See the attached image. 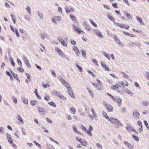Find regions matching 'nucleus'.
Here are the masks:
<instances>
[{
	"label": "nucleus",
	"mask_w": 149,
	"mask_h": 149,
	"mask_svg": "<svg viewBox=\"0 0 149 149\" xmlns=\"http://www.w3.org/2000/svg\"><path fill=\"white\" fill-rule=\"evenodd\" d=\"M67 92L69 95L72 98H74L75 97L73 93L72 90L71 89V88H69V89H68Z\"/></svg>",
	"instance_id": "nucleus-8"
},
{
	"label": "nucleus",
	"mask_w": 149,
	"mask_h": 149,
	"mask_svg": "<svg viewBox=\"0 0 149 149\" xmlns=\"http://www.w3.org/2000/svg\"><path fill=\"white\" fill-rule=\"evenodd\" d=\"M92 62L94 63H95L96 65L98 66V63L97 61L95 59H93L92 60Z\"/></svg>",
	"instance_id": "nucleus-63"
},
{
	"label": "nucleus",
	"mask_w": 149,
	"mask_h": 149,
	"mask_svg": "<svg viewBox=\"0 0 149 149\" xmlns=\"http://www.w3.org/2000/svg\"><path fill=\"white\" fill-rule=\"evenodd\" d=\"M47 149H55V148L51 145L47 143L46 145Z\"/></svg>",
	"instance_id": "nucleus-21"
},
{
	"label": "nucleus",
	"mask_w": 149,
	"mask_h": 149,
	"mask_svg": "<svg viewBox=\"0 0 149 149\" xmlns=\"http://www.w3.org/2000/svg\"><path fill=\"white\" fill-rule=\"evenodd\" d=\"M26 59V57H25L24 58V59H25V63L27 65V67L29 68H30L31 67V65H30V64L29 62V61L28 59Z\"/></svg>",
	"instance_id": "nucleus-25"
},
{
	"label": "nucleus",
	"mask_w": 149,
	"mask_h": 149,
	"mask_svg": "<svg viewBox=\"0 0 149 149\" xmlns=\"http://www.w3.org/2000/svg\"><path fill=\"white\" fill-rule=\"evenodd\" d=\"M136 19L141 24H142V25L144 24L142 22V19L141 17H139L138 16H136Z\"/></svg>",
	"instance_id": "nucleus-23"
},
{
	"label": "nucleus",
	"mask_w": 149,
	"mask_h": 149,
	"mask_svg": "<svg viewBox=\"0 0 149 149\" xmlns=\"http://www.w3.org/2000/svg\"><path fill=\"white\" fill-rule=\"evenodd\" d=\"M88 91L89 92V94L91 95V96L92 97H94V95L93 93V92L90 89L87 88Z\"/></svg>",
	"instance_id": "nucleus-29"
},
{
	"label": "nucleus",
	"mask_w": 149,
	"mask_h": 149,
	"mask_svg": "<svg viewBox=\"0 0 149 149\" xmlns=\"http://www.w3.org/2000/svg\"><path fill=\"white\" fill-rule=\"evenodd\" d=\"M70 17L71 19L74 22L76 21V18L73 15H70Z\"/></svg>",
	"instance_id": "nucleus-24"
},
{
	"label": "nucleus",
	"mask_w": 149,
	"mask_h": 149,
	"mask_svg": "<svg viewBox=\"0 0 149 149\" xmlns=\"http://www.w3.org/2000/svg\"><path fill=\"white\" fill-rule=\"evenodd\" d=\"M68 89H69V88H71V87L70 86L69 84V83H67L64 85Z\"/></svg>",
	"instance_id": "nucleus-49"
},
{
	"label": "nucleus",
	"mask_w": 149,
	"mask_h": 149,
	"mask_svg": "<svg viewBox=\"0 0 149 149\" xmlns=\"http://www.w3.org/2000/svg\"><path fill=\"white\" fill-rule=\"evenodd\" d=\"M81 143L82 144V145L84 146H86L87 144L86 141L84 140H83Z\"/></svg>",
	"instance_id": "nucleus-34"
},
{
	"label": "nucleus",
	"mask_w": 149,
	"mask_h": 149,
	"mask_svg": "<svg viewBox=\"0 0 149 149\" xmlns=\"http://www.w3.org/2000/svg\"><path fill=\"white\" fill-rule=\"evenodd\" d=\"M59 54L63 58H64L65 56V55L63 52H62L61 51L59 53Z\"/></svg>",
	"instance_id": "nucleus-64"
},
{
	"label": "nucleus",
	"mask_w": 149,
	"mask_h": 149,
	"mask_svg": "<svg viewBox=\"0 0 149 149\" xmlns=\"http://www.w3.org/2000/svg\"><path fill=\"white\" fill-rule=\"evenodd\" d=\"M124 144L126 145L129 149H133L134 146L128 143L127 141H125L123 142Z\"/></svg>",
	"instance_id": "nucleus-9"
},
{
	"label": "nucleus",
	"mask_w": 149,
	"mask_h": 149,
	"mask_svg": "<svg viewBox=\"0 0 149 149\" xmlns=\"http://www.w3.org/2000/svg\"><path fill=\"white\" fill-rule=\"evenodd\" d=\"M60 81L61 82L62 84L63 85H65L67 82H66L63 79H60Z\"/></svg>",
	"instance_id": "nucleus-45"
},
{
	"label": "nucleus",
	"mask_w": 149,
	"mask_h": 149,
	"mask_svg": "<svg viewBox=\"0 0 149 149\" xmlns=\"http://www.w3.org/2000/svg\"><path fill=\"white\" fill-rule=\"evenodd\" d=\"M101 65L102 67H104V68H105V70L109 71H110V70L109 68L104 63L102 62L101 63Z\"/></svg>",
	"instance_id": "nucleus-13"
},
{
	"label": "nucleus",
	"mask_w": 149,
	"mask_h": 149,
	"mask_svg": "<svg viewBox=\"0 0 149 149\" xmlns=\"http://www.w3.org/2000/svg\"><path fill=\"white\" fill-rule=\"evenodd\" d=\"M102 53L106 57L108 58L109 60L110 59V55L104 52H102Z\"/></svg>",
	"instance_id": "nucleus-20"
},
{
	"label": "nucleus",
	"mask_w": 149,
	"mask_h": 149,
	"mask_svg": "<svg viewBox=\"0 0 149 149\" xmlns=\"http://www.w3.org/2000/svg\"><path fill=\"white\" fill-rule=\"evenodd\" d=\"M59 42L61 43V44L64 47H67V46L66 44L63 40V39H58Z\"/></svg>",
	"instance_id": "nucleus-19"
},
{
	"label": "nucleus",
	"mask_w": 149,
	"mask_h": 149,
	"mask_svg": "<svg viewBox=\"0 0 149 149\" xmlns=\"http://www.w3.org/2000/svg\"><path fill=\"white\" fill-rule=\"evenodd\" d=\"M86 133H87L88 135L90 136H92V134L91 132V131L89 130H87L86 131Z\"/></svg>",
	"instance_id": "nucleus-56"
},
{
	"label": "nucleus",
	"mask_w": 149,
	"mask_h": 149,
	"mask_svg": "<svg viewBox=\"0 0 149 149\" xmlns=\"http://www.w3.org/2000/svg\"><path fill=\"white\" fill-rule=\"evenodd\" d=\"M26 9L27 10L29 14H31V12H30L31 10L29 6L27 7Z\"/></svg>",
	"instance_id": "nucleus-51"
},
{
	"label": "nucleus",
	"mask_w": 149,
	"mask_h": 149,
	"mask_svg": "<svg viewBox=\"0 0 149 149\" xmlns=\"http://www.w3.org/2000/svg\"><path fill=\"white\" fill-rule=\"evenodd\" d=\"M49 98L50 96L49 95H47L44 97V99L47 101H48Z\"/></svg>",
	"instance_id": "nucleus-58"
},
{
	"label": "nucleus",
	"mask_w": 149,
	"mask_h": 149,
	"mask_svg": "<svg viewBox=\"0 0 149 149\" xmlns=\"http://www.w3.org/2000/svg\"><path fill=\"white\" fill-rule=\"evenodd\" d=\"M103 116L105 117V118L108 120H109V119H110V118H109V117L107 115V114L105 112L103 111Z\"/></svg>",
	"instance_id": "nucleus-26"
},
{
	"label": "nucleus",
	"mask_w": 149,
	"mask_h": 149,
	"mask_svg": "<svg viewBox=\"0 0 149 149\" xmlns=\"http://www.w3.org/2000/svg\"><path fill=\"white\" fill-rule=\"evenodd\" d=\"M117 119L114 118H111L110 119H109V121L111 122L112 123L116 124L117 120Z\"/></svg>",
	"instance_id": "nucleus-17"
},
{
	"label": "nucleus",
	"mask_w": 149,
	"mask_h": 149,
	"mask_svg": "<svg viewBox=\"0 0 149 149\" xmlns=\"http://www.w3.org/2000/svg\"><path fill=\"white\" fill-rule=\"evenodd\" d=\"M144 124L146 126L147 129L149 130V126L148 125V124L146 121L144 120Z\"/></svg>",
	"instance_id": "nucleus-38"
},
{
	"label": "nucleus",
	"mask_w": 149,
	"mask_h": 149,
	"mask_svg": "<svg viewBox=\"0 0 149 149\" xmlns=\"http://www.w3.org/2000/svg\"><path fill=\"white\" fill-rule=\"evenodd\" d=\"M26 76L27 77V79H26L25 80V82L28 84L29 83L28 81H29L31 82V76L29 74H26Z\"/></svg>",
	"instance_id": "nucleus-15"
},
{
	"label": "nucleus",
	"mask_w": 149,
	"mask_h": 149,
	"mask_svg": "<svg viewBox=\"0 0 149 149\" xmlns=\"http://www.w3.org/2000/svg\"><path fill=\"white\" fill-rule=\"evenodd\" d=\"M81 51L83 56L85 58L86 57V56L85 51L84 50H81Z\"/></svg>",
	"instance_id": "nucleus-31"
},
{
	"label": "nucleus",
	"mask_w": 149,
	"mask_h": 149,
	"mask_svg": "<svg viewBox=\"0 0 149 149\" xmlns=\"http://www.w3.org/2000/svg\"><path fill=\"white\" fill-rule=\"evenodd\" d=\"M133 114L135 118L138 119L139 118L140 115L137 110H134L133 112Z\"/></svg>",
	"instance_id": "nucleus-6"
},
{
	"label": "nucleus",
	"mask_w": 149,
	"mask_h": 149,
	"mask_svg": "<svg viewBox=\"0 0 149 149\" xmlns=\"http://www.w3.org/2000/svg\"><path fill=\"white\" fill-rule=\"evenodd\" d=\"M49 104L51 106H53L54 107H56V105L55 103L53 102H48Z\"/></svg>",
	"instance_id": "nucleus-32"
},
{
	"label": "nucleus",
	"mask_w": 149,
	"mask_h": 149,
	"mask_svg": "<svg viewBox=\"0 0 149 149\" xmlns=\"http://www.w3.org/2000/svg\"><path fill=\"white\" fill-rule=\"evenodd\" d=\"M65 10L66 13L67 14L70 12H74V8L70 6H68L66 5L65 6Z\"/></svg>",
	"instance_id": "nucleus-4"
},
{
	"label": "nucleus",
	"mask_w": 149,
	"mask_h": 149,
	"mask_svg": "<svg viewBox=\"0 0 149 149\" xmlns=\"http://www.w3.org/2000/svg\"><path fill=\"white\" fill-rule=\"evenodd\" d=\"M141 103L146 107L149 104V102L147 101H141Z\"/></svg>",
	"instance_id": "nucleus-22"
},
{
	"label": "nucleus",
	"mask_w": 149,
	"mask_h": 149,
	"mask_svg": "<svg viewBox=\"0 0 149 149\" xmlns=\"http://www.w3.org/2000/svg\"><path fill=\"white\" fill-rule=\"evenodd\" d=\"M126 129L129 132H131L132 131H133L136 134H138V132L136 130H134L132 127H131L130 125L126 127Z\"/></svg>",
	"instance_id": "nucleus-10"
},
{
	"label": "nucleus",
	"mask_w": 149,
	"mask_h": 149,
	"mask_svg": "<svg viewBox=\"0 0 149 149\" xmlns=\"http://www.w3.org/2000/svg\"><path fill=\"white\" fill-rule=\"evenodd\" d=\"M130 27V26H126L125 24H123L122 25V28H124L127 29H128Z\"/></svg>",
	"instance_id": "nucleus-43"
},
{
	"label": "nucleus",
	"mask_w": 149,
	"mask_h": 149,
	"mask_svg": "<svg viewBox=\"0 0 149 149\" xmlns=\"http://www.w3.org/2000/svg\"><path fill=\"white\" fill-rule=\"evenodd\" d=\"M116 99V101L118 103V106L119 107L121 105V99L120 97H117Z\"/></svg>",
	"instance_id": "nucleus-16"
},
{
	"label": "nucleus",
	"mask_w": 149,
	"mask_h": 149,
	"mask_svg": "<svg viewBox=\"0 0 149 149\" xmlns=\"http://www.w3.org/2000/svg\"><path fill=\"white\" fill-rule=\"evenodd\" d=\"M107 95L110 97L114 101H116V98H115L111 95L108 93H107Z\"/></svg>",
	"instance_id": "nucleus-33"
},
{
	"label": "nucleus",
	"mask_w": 149,
	"mask_h": 149,
	"mask_svg": "<svg viewBox=\"0 0 149 149\" xmlns=\"http://www.w3.org/2000/svg\"><path fill=\"white\" fill-rule=\"evenodd\" d=\"M103 103L104 104V106L109 112H112L113 111V107L110 104L104 102H103Z\"/></svg>",
	"instance_id": "nucleus-2"
},
{
	"label": "nucleus",
	"mask_w": 149,
	"mask_h": 149,
	"mask_svg": "<svg viewBox=\"0 0 149 149\" xmlns=\"http://www.w3.org/2000/svg\"><path fill=\"white\" fill-rule=\"evenodd\" d=\"M49 139L51 141H53L54 142V143H56L57 145H58V146H59L60 145H59V144L58 142H57V141H56L54 140L53 139H52V138L51 137H49Z\"/></svg>",
	"instance_id": "nucleus-46"
},
{
	"label": "nucleus",
	"mask_w": 149,
	"mask_h": 149,
	"mask_svg": "<svg viewBox=\"0 0 149 149\" xmlns=\"http://www.w3.org/2000/svg\"><path fill=\"white\" fill-rule=\"evenodd\" d=\"M37 14L38 16L41 19H43V15L42 13L40 11H38L37 12Z\"/></svg>",
	"instance_id": "nucleus-27"
},
{
	"label": "nucleus",
	"mask_w": 149,
	"mask_h": 149,
	"mask_svg": "<svg viewBox=\"0 0 149 149\" xmlns=\"http://www.w3.org/2000/svg\"><path fill=\"white\" fill-rule=\"evenodd\" d=\"M16 118L21 123L23 124L24 123L22 117L19 115H18L17 116Z\"/></svg>",
	"instance_id": "nucleus-18"
},
{
	"label": "nucleus",
	"mask_w": 149,
	"mask_h": 149,
	"mask_svg": "<svg viewBox=\"0 0 149 149\" xmlns=\"http://www.w3.org/2000/svg\"><path fill=\"white\" fill-rule=\"evenodd\" d=\"M129 45L131 46V47H134V45H137V43H135L134 42H130L129 44Z\"/></svg>",
	"instance_id": "nucleus-37"
},
{
	"label": "nucleus",
	"mask_w": 149,
	"mask_h": 149,
	"mask_svg": "<svg viewBox=\"0 0 149 149\" xmlns=\"http://www.w3.org/2000/svg\"><path fill=\"white\" fill-rule=\"evenodd\" d=\"M10 60H11L10 62L11 64L13 66H15V63L13 61V58H11Z\"/></svg>",
	"instance_id": "nucleus-48"
},
{
	"label": "nucleus",
	"mask_w": 149,
	"mask_h": 149,
	"mask_svg": "<svg viewBox=\"0 0 149 149\" xmlns=\"http://www.w3.org/2000/svg\"><path fill=\"white\" fill-rule=\"evenodd\" d=\"M70 111L71 113L73 114L75 113L76 110L74 108L71 107L70 108Z\"/></svg>",
	"instance_id": "nucleus-39"
},
{
	"label": "nucleus",
	"mask_w": 149,
	"mask_h": 149,
	"mask_svg": "<svg viewBox=\"0 0 149 149\" xmlns=\"http://www.w3.org/2000/svg\"><path fill=\"white\" fill-rule=\"evenodd\" d=\"M93 33L97 36L101 38H103V36L102 34L101 33L98 29H94L93 30Z\"/></svg>",
	"instance_id": "nucleus-3"
},
{
	"label": "nucleus",
	"mask_w": 149,
	"mask_h": 149,
	"mask_svg": "<svg viewBox=\"0 0 149 149\" xmlns=\"http://www.w3.org/2000/svg\"><path fill=\"white\" fill-rule=\"evenodd\" d=\"M33 143L36 145L40 149H42V147L41 145L39 144L36 141H33Z\"/></svg>",
	"instance_id": "nucleus-28"
},
{
	"label": "nucleus",
	"mask_w": 149,
	"mask_h": 149,
	"mask_svg": "<svg viewBox=\"0 0 149 149\" xmlns=\"http://www.w3.org/2000/svg\"><path fill=\"white\" fill-rule=\"evenodd\" d=\"M76 66L78 68L80 72H82V68L79 66V65H78L77 64H76Z\"/></svg>",
	"instance_id": "nucleus-40"
},
{
	"label": "nucleus",
	"mask_w": 149,
	"mask_h": 149,
	"mask_svg": "<svg viewBox=\"0 0 149 149\" xmlns=\"http://www.w3.org/2000/svg\"><path fill=\"white\" fill-rule=\"evenodd\" d=\"M14 77L17 80H19L18 78L17 74L15 73L13 74V75Z\"/></svg>",
	"instance_id": "nucleus-57"
},
{
	"label": "nucleus",
	"mask_w": 149,
	"mask_h": 149,
	"mask_svg": "<svg viewBox=\"0 0 149 149\" xmlns=\"http://www.w3.org/2000/svg\"><path fill=\"white\" fill-rule=\"evenodd\" d=\"M60 98L62 99L63 100H66V98L63 95L60 94V95L58 96Z\"/></svg>",
	"instance_id": "nucleus-50"
},
{
	"label": "nucleus",
	"mask_w": 149,
	"mask_h": 149,
	"mask_svg": "<svg viewBox=\"0 0 149 149\" xmlns=\"http://www.w3.org/2000/svg\"><path fill=\"white\" fill-rule=\"evenodd\" d=\"M51 73L52 75L54 77H56V74L54 71L53 70H51Z\"/></svg>",
	"instance_id": "nucleus-59"
},
{
	"label": "nucleus",
	"mask_w": 149,
	"mask_h": 149,
	"mask_svg": "<svg viewBox=\"0 0 149 149\" xmlns=\"http://www.w3.org/2000/svg\"><path fill=\"white\" fill-rule=\"evenodd\" d=\"M76 139L80 143H81V142H82V141L83 140V139L81 140L80 137H79L77 136L76 137Z\"/></svg>",
	"instance_id": "nucleus-54"
},
{
	"label": "nucleus",
	"mask_w": 149,
	"mask_h": 149,
	"mask_svg": "<svg viewBox=\"0 0 149 149\" xmlns=\"http://www.w3.org/2000/svg\"><path fill=\"white\" fill-rule=\"evenodd\" d=\"M78 24L77 22H74V24H72V26L74 28V30L77 33L80 34L81 32H83L81 30L80 28L78 27Z\"/></svg>",
	"instance_id": "nucleus-1"
},
{
	"label": "nucleus",
	"mask_w": 149,
	"mask_h": 149,
	"mask_svg": "<svg viewBox=\"0 0 149 149\" xmlns=\"http://www.w3.org/2000/svg\"><path fill=\"white\" fill-rule=\"evenodd\" d=\"M22 100L23 102L26 104H28V100L27 99L25 98H23Z\"/></svg>",
	"instance_id": "nucleus-35"
},
{
	"label": "nucleus",
	"mask_w": 149,
	"mask_h": 149,
	"mask_svg": "<svg viewBox=\"0 0 149 149\" xmlns=\"http://www.w3.org/2000/svg\"><path fill=\"white\" fill-rule=\"evenodd\" d=\"M124 13L128 19L130 20H132V17L130 14L126 11H124Z\"/></svg>",
	"instance_id": "nucleus-11"
},
{
	"label": "nucleus",
	"mask_w": 149,
	"mask_h": 149,
	"mask_svg": "<svg viewBox=\"0 0 149 149\" xmlns=\"http://www.w3.org/2000/svg\"><path fill=\"white\" fill-rule=\"evenodd\" d=\"M55 20L56 21H59L61 20V17L59 16H54Z\"/></svg>",
	"instance_id": "nucleus-36"
},
{
	"label": "nucleus",
	"mask_w": 149,
	"mask_h": 149,
	"mask_svg": "<svg viewBox=\"0 0 149 149\" xmlns=\"http://www.w3.org/2000/svg\"><path fill=\"white\" fill-rule=\"evenodd\" d=\"M52 94L53 95H56L58 97L60 94V93L59 91L56 90H54V91H52Z\"/></svg>",
	"instance_id": "nucleus-14"
},
{
	"label": "nucleus",
	"mask_w": 149,
	"mask_h": 149,
	"mask_svg": "<svg viewBox=\"0 0 149 149\" xmlns=\"http://www.w3.org/2000/svg\"><path fill=\"white\" fill-rule=\"evenodd\" d=\"M46 36V34L45 33H42L41 34V37L42 39H44Z\"/></svg>",
	"instance_id": "nucleus-41"
},
{
	"label": "nucleus",
	"mask_w": 149,
	"mask_h": 149,
	"mask_svg": "<svg viewBox=\"0 0 149 149\" xmlns=\"http://www.w3.org/2000/svg\"><path fill=\"white\" fill-rule=\"evenodd\" d=\"M73 49L75 52H77L79 53V50L76 46H74L73 48Z\"/></svg>",
	"instance_id": "nucleus-44"
},
{
	"label": "nucleus",
	"mask_w": 149,
	"mask_h": 149,
	"mask_svg": "<svg viewBox=\"0 0 149 149\" xmlns=\"http://www.w3.org/2000/svg\"><path fill=\"white\" fill-rule=\"evenodd\" d=\"M36 101L34 100H32L31 101V104L32 106L35 105L36 104Z\"/></svg>",
	"instance_id": "nucleus-62"
},
{
	"label": "nucleus",
	"mask_w": 149,
	"mask_h": 149,
	"mask_svg": "<svg viewBox=\"0 0 149 149\" xmlns=\"http://www.w3.org/2000/svg\"><path fill=\"white\" fill-rule=\"evenodd\" d=\"M111 88L113 90L117 89H118L116 86V85H112Z\"/></svg>",
	"instance_id": "nucleus-61"
},
{
	"label": "nucleus",
	"mask_w": 149,
	"mask_h": 149,
	"mask_svg": "<svg viewBox=\"0 0 149 149\" xmlns=\"http://www.w3.org/2000/svg\"><path fill=\"white\" fill-rule=\"evenodd\" d=\"M116 121V124L118 126H123L122 124L118 119H117Z\"/></svg>",
	"instance_id": "nucleus-30"
},
{
	"label": "nucleus",
	"mask_w": 149,
	"mask_h": 149,
	"mask_svg": "<svg viewBox=\"0 0 149 149\" xmlns=\"http://www.w3.org/2000/svg\"><path fill=\"white\" fill-rule=\"evenodd\" d=\"M113 38L115 39L116 42L119 45L122 47H123L124 46V44L121 42L120 40L116 37V36H114Z\"/></svg>",
	"instance_id": "nucleus-5"
},
{
	"label": "nucleus",
	"mask_w": 149,
	"mask_h": 149,
	"mask_svg": "<svg viewBox=\"0 0 149 149\" xmlns=\"http://www.w3.org/2000/svg\"><path fill=\"white\" fill-rule=\"evenodd\" d=\"M132 137L133 138L135 139V140H136V141H138L139 140V139L138 137H137L136 136H135V135H133Z\"/></svg>",
	"instance_id": "nucleus-60"
},
{
	"label": "nucleus",
	"mask_w": 149,
	"mask_h": 149,
	"mask_svg": "<svg viewBox=\"0 0 149 149\" xmlns=\"http://www.w3.org/2000/svg\"><path fill=\"white\" fill-rule=\"evenodd\" d=\"M18 63L20 67H22V64L21 61L18 58L17 59Z\"/></svg>",
	"instance_id": "nucleus-53"
},
{
	"label": "nucleus",
	"mask_w": 149,
	"mask_h": 149,
	"mask_svg": "<svg viewBox=\"0 0 149 149\" xmlns=\"http://www.w3.org/2000/svg\"><path fill=\"white\" fill-rule=\"evenodd\" d=\"M84 26L85 27V28L89 31H91V27L87 24L86 22L84 23Z\"/></svg>",
	"instance_id": "nucleus-12"
},
{
	"label": "nucleus",
	"mask_w": 149,
	"mask_h": 149,
	"mask_svg": "<svg viewBox=\"0 0 149 149\" xmlns=\"http://www.w3.org/2000/svg\"><path fill=\"white\" fill-rule=\"evenodd\" d=\"M87 72L91 75H92L93 77H95V75L93 73V72H91V71L88 70L87 71Z\"/></svg>",
	"instance_id": "nucleus-47"
},
{
	"label": "nucleus",
	"mask_w": 149,
	"mask_h": 149,
	"mask_svg": "<svg viewBox=\"0 0 149 149\" xmlns=\"http://www.w3.org/2000/svg\"><path fill=\"white\" fill-rule=\"evenodd\" d=\"M38 111L40 113V114H42L44 115L45 114L46 111L42 107H40L38 108Z\"/></svg>",
	"instance_id": "nucleus-7"
},
{
	"label": "nucleus",
	"mask_w": 149,
	"mask_h": 149,
	"mask_svg": "<svg viewBox=\"0 0 149 149\" xmlns=\"http://www.w3.org/2000/svg\"><path fill=\"white\" fill-rule=\"evenodd\" d=\"M114 23L116 25H117L119 27L122 28V25H121V24L118 23H116L115 22H114Z\"/></svg>",
	"instance_id": "nucleus-55"
},
{
	"label": "nucleus",
	"mask_w": 149,
	"mask_h": 149,
	"mask_svg": "<svg viewBox=\"0 0 149 149\" xmlns=\"http://www.w3.org/2000/svg\"><path fill=\"white\" fill-rule=\"evenodd\" d=\"M17 70L22 72L24 71V70L22 68L18 67L17 68Z\"/></svg>",
	"instance_id": "nucleus-52"
},
{
	"label": "nucleus",
	"mask_w": 149,
	"mask_h": 149,
	"mask_svg": "<svg viewBox=\"0 0 149 149\" xmlns=\"http://www.w3.org/2000/svg\"><path fill=\"white\" fill-rule=\"evenodd\" d=\"M108 18L110 20L113 21L114 22H115L114 21L115 20V19L113 17L110 16L109 15H108Z\"/></svg>",
	"instance_id": "nucleus-42"
}]
</instances>
